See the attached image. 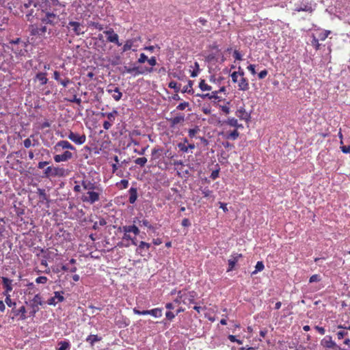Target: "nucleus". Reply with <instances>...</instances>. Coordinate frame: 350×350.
<instances>
[{
	"instance_id": "1",
	"label": "nucleus",
	"mask_w": 350,
	"mask_h": 350,
	"mask_svg": "<svg viewBox=\"0 0 350 350\" xmlns=\"http://www.w3.org/2000/svg\"><path fill=\"white\" fill-rule=\"evenodd\" d=\"M36 18L40 24L35 23L29 27L30 35L33 36L42 37L46 32L51 33L53 28L66 26V22L60 17V11L50 5L48 6L46 3L36 14ZM75 19V21L72 19L69 21L66 28L70 32H72L77 36L83 34L85 33L83 25L85 18H80V15L77 14Z\"/></svg>"
},
{
	"instance_id": "2",
	"label": "nucleus",
	"mask_w": 350,
	"mask_h": 350,
	"mask_svg": "<svg viewBox=\"0 0 350 350\" xmlns=\"http://www.w3.org/2000/svg\"><path fill=\"white\" fill-rule=\"evenodd\" d=\"M92 0H78L74 3L76 5V12L77 15H80V18H87L90 16Z\"/></svg>"
},
{
	"instance_id": "3",
	"label": "nucleus",
	"mask_w": 350,
	"mask_h": 350,
	"mask_svg": "<svg viewBox=\"0 0 350 350\" xmlns=\"http://www.w3.org/2000/svg\"><path fill=\"white\" fill-rule=\"evenodd\" d=\"M66 175V171L64 167L50 165L44 169L42 177L46 178H51L55 177H64Z\"/></svg>"
},
{
	"instance_id": "4",
	"label": "nucleus",
	"mask_w": 350,
	"mask_h": 350,
	"mask_svg": "<svg viewBox=\"0 0 350 350\" xmlns=\"http://www.w3.org/2000/svg\"><path fill=\"white\" fill-rule=\"evenodd\" d=\"M44 301L42 300L41 295L38 293L36 294L34 297L29 301V306L31 311L29 312L31 317H34L35 314L39 311V306H43Z\"/></svg>"
},
{
	"instance_id": "5",
	"label": "nucleus",
	"mask_w": 350,
	"mask_h": 350,
	"mask_svg": "<svg viewBox=\"0 0 350 350\" xmlns=\"http://www.w3.org/2000/svg\"><path fill=\"white\" fill-rule=\"evenodd\" d=\"M133 311L135 314L138 315L150 314L155 318H159L162 316V309L159 308H154L150 310H139L136 308H134Z\"/></svg>"
},
{
	"instance_id": "6",
	"label": "nucleus",
	"mask_w": 350,
	"mask_h": 350,
	"mask_svg": "<svg viewBox=\"0 0 350 350\" xmlns=\"http://www.w3.org/2000/svg\"><path fill=\"white\" fill-rule=\"evenodd\" d=\"M88 196L82 197V200L85 202H89L92 204L98 201L100 198V193L97 190H92L87 192Z\"/></svg>"
},
{
	"instance_id": "7",
	"label": "nucleus",
	"mask_w": 350,
	"mask_h": 350,
	"mask_svg": "<svg viewBox=\"0 0 350 350\" xmlns=\"http://www.w3.org/2000/svg\"><path fill=\"white\" fill-rule=\"evenodd\" d=\"M196 297V293L194 291H190L187 293L184 294H181V291L178 292V297L182 299V301L185 304H194Z\"/></svg>"
},
{
	"instance_id": "8",
	"label": "nucleus",
	"mask_w": 350,
	"mask_h": 350,
	"mask_svg": "<svg viewBox=\"0 0 350 350\" xmlns=\"http://www.w3.org/2000/svg\"><path fill=\"white\" fill-rule=\"evenodd\" d=\"M120 71L122 73H124V72H127V73H133L135 72V74L134 75H142L144 74L145 72H152L153 71V68H146L145 70H140L139 69V67H137V66H135L133 68H129V67H127L126 66H124L122 69H120Z\"/></svg>"
},
{
	"instance_id": "9",
	"label": "nucleus",
	"mask_w": 350,
	"mask_h": 350,
	"mask_svg": "<svg viewBox=\"0 0 350 350\" xmlns=\"http://www.w3.org/2000/svg\"><path fill=\"white\" fill-rule=\"evenodd\" d=\"M81 185L85 190L88 191L92 190H97L102 191V189L97 185V184L88 178H84L81 181Z\"/></svg>"
},
{
	"instance_id": "10",
	"label": "nucleus",
	"mask_w": 350,
	"mask_h": 350,
	"mask_svg": "<svg viewBox=\"0 0 350 350\" xmlns=\"http://www.w3.org/2000/svg\"><path fill=\"white\" fill-rule=\"evenodd\" d=\"M68 138L78 145L84 144L86 139L85 135H79L78 133L72 131L69 133Z\"/></svg>"
},
{
	"instance_id": "11",
	"label": "nucleus",
	"mask_w": 350,
	"mask_h": 350,
	"mask_svg": "<svg viewBox=\"0 0 350 350\" xmlns=\"http://www.w3.org/2000/svg\"><path fill=\"white\" fill-rule=\"evenodd\" d=\"M104 33L107 36V40L108 42L115 43L118 46L122 45V43L119 42L118 35L114 32L113 29L105 31Z\"/></svg>"
},
{
	"instance_id": "12",
	"label": "nucleus",
	"mask_w": 350,
	"mask_h": 350,
	"mask_svg": "<svg viewBox=\"0 0 350 350\" xmlns=\"http://www.w3.org/2000/svg\"><path fill=\"white\" fill-rule=\"evenodd\" d=\"M64 291H55L54 292V297H51L47 300V304L50 306H55L58 302H62L64 301V297L62 295Z\"/></svg>"
},
{
	"instance_id": "13",
	"label": "nucleus",
	"mask_w": 350,
	"mask_h": 350,
	"mask_svg": "<svg viewBox=\"0 0 350 350\" xmlns=\"http://www.w3.org/2000/svg\"><path fill=\"white\" fill-rule=\"evenodd\" d=\"M54 149L56 152H59L62 149V150H75V148L68 141L66 140H62L58 142L55 146H54Z\"/></svg>"
},
{
	"instance_id": "14",
	"label": "nucleus",
	"mask_w": 350,
	"mask_h": 350,
	"mask_svg": "<svg viewBox=\"0 0 350 350\" xmlns=\"http://www.w3.org/2000/svg\"><path fill=\"white\" fill-rule=\"evenodd\" d=\"M73 157V154L68 150L64 151L62 154H55L53 157L54 161L56 163L65 162L71 159Z\"/></svg>"
},
{
	"instance_id": "15",
	"label": "nucleus",
	"mask_w": 350,
	"mask_h": 350,
	"mask_svg": "<svg viewBox=\"0 0 350 350\" xmlns=\"http://www.w3.org/2000/svg\"><path fill=\"white\" fill-rule=\"evenodd\" d=\"M46 75H47L46 72H38V73H36V76L34 77L33 81L35 83H36V82L39 83V84H38L39 88L42 87L43 85H46L48 83L49 79L46 77Z\"/></svg>"
},
{
	"instance_id": "16",
	"label": "nucleus",
	"mask_w": 350,
	"mask_h": 350,
	"mask_svg": "<svg viewBox=\"0 0 350 350\" xmlns=\"http://www.w3.org/2000/svg\"><path fill=\"white\" fill-rule=\"evenodd\" d=\"M243 257L241 254H232L230 256V259L228 260V268L227 269V272L231 271L234 269L235 265L239 261V260Z\"/></svg>"
},
{
	"instance_id": "17",
	"label": "nucleus",
	"mask_w": 350,
	"mask_h": 350,
	"mask_svg": "<svg viewBox=\"0 0 350 350\" xmlns=\"http://www.w3.org/2000/svg\"><path fill=\"white\" fill-rule=\"evenodd\" d=\"M11 313L13 314V316L11 317L12 319H14L16 317L19 316V319L25 320L27 319L26 317V309L25 306H21L18 309L12 308L11 310Z\"/></svg>"
},
{
	"instance_id": "18",
	"label": "nucleus",
	"mask_w": 350,
	"mask_h": 350,
	"mask_svg": "<svg viewBox=\"0 0 350 350\" xmlns=\"http://www.w3.org/2000/svg\"><path fill=\"white\" fill-rule=\"evenodd\" d=\"M321 345L325 348H334L337 347L336 342L332 340V336H326L321 341Z\"/></svg>"
},
{
	"instance_id": "19",
	"label": "nucleus",
	"mask_w": 350,
	"mask_h": 350,
	"mask_svg": "<svg viewBox=\"0 0 350 350\" xmlns=\"http://www.w3.org/2000/svg\"><path fill=\"white\" fill-rule=\"evenodd\" d=\"M12 280H10L8 278H5V277L2 278V284L3 286V288H5V291L3 293V294L4 295H10L9 292L12 291Z\"/></svg>"
},
{
	"instance_id": "20",
	"label": "nucleus",
	"mask_w": 350,
	"mask_h": 350,
	"mask_svg": "<svg viewBox=\"0 0 350 350\" xmlns=\"http://www.w3.org/2000/svg\"><path fill=\"white\" fill-rule=\"evenodd\" d=\"M167 120L170 122L171 127H174L179 123L184 122L185 115L183 113H179L174 118H167Z\"/></svg>"
},
{
	"instance_id": "21",
	"label": "nucleus",
	"mask_w": 350,
	"mask_h": 350,
	"mask_svg": "<svg viewBox=\"0 0 350 350\" xmlns=\"http://www.w3.org/2000/svg\"><path fill=\"white\" fill-rule=\"evenodd\" d=\"M198 97H200L202 98H208V99H215L217 100L218 102L221 100V98L218 96V92H212L211 94H197L196 95Z\"/></svg>"
},
{
	"instance_id": "22",
	"label": "nucleus",
	"mask_w": 350,
	"mask_h": 350,
	"mask_svg": "<svg viewBox=\"0 0 350 350\" xmlns=\"http://www.w3.org/2000/svg\"><path fill=\"white\" fill-rule=\"evenodd\" d=\"M236 116L241 120L249 121L250 119V113H247L244 107H240L236 111Z\"/></svg>"
},
{
	"instance_id": "23",
	"label": "nucleus",
	"mask_w": 350,
	"mask_h": 350,
	"mask_svg": "<svg viewBox=\"0 0 350 350\" xmlns=\"http://www.w3.org/2000/svg\"><path fill=\"white\" fill-rule=\"evenodd\" d=\"M237 83L239 90L247 91L249 90V82L246 78L241 77L240 80H239Z\"/></svg>"
},
{
	"instance_id": "24",
	"label": "nucleus",
	"mask_w": 350,
	"mask_h": 350,
	"mask_svg": "<svg viewBox=\"0 0 350 350\" xmlns=\"http://www.w3.org/2000/svg\"><path fill=\"white\" fill-rule=\"evenodd\" d=\"M129 202L130 204H134L137 198V189L135 187H131L129 190Z\"/></svg>"
},
{
	"instance_id": "25",
	"label": "nucleus",
	"mask_w": 350,
	"mask_h": 350,
	"mask_svg": "<svg viewBox=\"0 0 350 350\" xmlns=\"http://www.w3.org/2000/svg\"><path fill=\"white\" fill-rule=\"evenodd\" d=\"M122 230L124 232H133L135 235H138L139 234V230L135 225L124 226L122 227Z\"/></svg>"
},
{
	"instance_id": "26",
	"label": "nucleus",
	"mask_w": 350,
	"mask_h": 350,
	"mask_svg": "<svg viewBox=\"0 0 350 350\" xmlns=\"http://www.w3.org/2000/svg\"><path fill=\"white\" fill-rule=\"evenodd\" d=\"M150 243H148L144 241H140V243L138 245L137 248L136 250V252L139 253V254H142V250H148L150 249ZM141 255L143 256L142 254H141Z\"/></svg>"
},
{
	"instance_id": "27",
	"label": "nucleus",
	"mask_w": 350,
	"mask_h": 350,
	"mask_svg": "<svg viewBox=\"0 0 350 350\" xmlns=\"http://www.w3.org/2000/svg\"><path fill=\"white\" fill-rule=\"evenodd\" d=\"M107 92L109 93L114 92L113 94V98L115 100L118 101L121 99L122 96V93L120 91V89L118 88H115L114 90H107Z\"/></svg>"
},
{
	"instance_id": "28",
	"label": "nucleus",
	"mask_w": 350,
	"mask_h": 350,
	"mask_svg": "<svg viewBox=\"0 0 350 350\" xmlns=\"http://www.w3.org/2000/svg\"><path fill=\"white\" fill-rule=\"evenodd\" d=\"M57 350H70V343L68 340H61L58 342Z\"/></svg>"
},
{
	"instance_id": "29",
	"label": "nucleus",
	"mask_w": 350,
	"mask_h": 350,
	"mask_svg": "<svg viewBox=\"0 0 350 350\" xmlns=\"http://www.w3.org/2000/svg\"><path fill=\"white\" fill-rule=\"evenodd\" d=\"M101 337L98 335H90L86 338V342H89L91 346H93L96 342L100 341Z\"/></svg>"
},
{
	"instance_id": "30",
	"label": "nucleus",
	"mask_w": 350,
	"mask_h": 350,
	"mask_svg": "<svg viewBox=\"0 0 350 350\" xmlns=\"http://www.w3.org/2000/svg\"><path fill=\"white\" fill-rule=\"evenodd\" d=\"M86 25L90 27H94L99 31H101L103 29V25L100 24L99 23L92 21H88Z\"/></svg>"
},
{
	"instance_id": "31",
	"label": "nucleus",
	"mask_w": 350,
	"mask_h": 350,
	"mask_svg": "<svg viewBox=\"0 0 350 350\" xmlns=\"http://www.w3.org/2000/svg\"><path fill=\"white\" fill-rule=\"evenodd\" d=\"M297 12H308L311 13L313 11V9L311 5H304L300 7H297L295 10Z\"/></svg>"
},
{
	"instance_id": "32",
	"label": "nucleus",
	"mask_w": 350,
	"mask_h": 350,
	"mask_svg": "<svg viewBox=\"0 0 350 350\" xmlns=\"http://www.w3.org/2000/svg\"><path fill=\"white\" fill-rule=\"evenodd\" d=\"M118 114V111L116 110H113L111 112L109 113H102L101 116L103 117L107 116L109 120L111 122H113L115 120V116Z\"/></svg>"
},
{
	"instance_id": "33",
	"label": "nucleus",
	"mask_w": 350,
	"mask_h": 350,
	"mask_svg": "<svg viewBox=\"0 0 350 350\" xmlns=\"http://www.w3.org/2000/svg\"><path fill=\"white\" fill-rule=\"evenodd\" d=\"M199 88H200V90L202 91H210L212 89L211 86L207 85L205 83V80H204V79L200 80V81L199 83Z\"/></svg>"
},
{
	"instance_id": "34",
	"label": "nucleus",
	"mask_w": 350,
	"mask_h": 350,
	"mask_svg": "<svg viewBox=\"0 0 350 350\" xmlns=\"http://www.w3.org/2000/svg\"><path fill=\"white\" fill-rule=\"evenodd\" d=\"M265 268L264 264L262 261H258L256 266H255V270L252 272V275H255L258 272H260L262 271Z\"/></svg>"
},
{
	"instance_id": "35",
	"label": "nucleus",
	"mask_w": 350,
	"mask_h": 350,
	"mask_svg": "<svg viewBox=\"0 0 350 350\" xmlns=\"http://www.w3.org/2000/svg\"><path fill=\"white\" fill-rule=\"evenodd\" d=\"M183 93L193 94V90L192 88V81H189L188 85H185L182 90Z\"/></svg>"
},
{
	"instance_id": "36",
	"label": "nucleus",
	"mask_w": 350,
	"mask_h": 350,
	"mask_svg": "<svg viewBox=\"0 0 350 350\" xmlns=\"http://www.w3.org/2000/svg\"><path fill=\"white\" fill-rule=\"evenodd\" d=\"M239 136V133L237 129H235L226 135V139L235 140L238 138Z\"/></svg>"
},
{
	"instance_id": "37",
	"label": "nucleus",
	"mask_w": 350,
	"mask_h": 350,
	"mask_svg": "<svg viewBox=\"0 0 350 350\" xmlns=\"http://www.w3.org/2000/svg\"><path fill=\"white\" fill-rule=\"evenodd\" d=\"M200 190L202 191L204 198L211 197L213 194V191L210 190L208 187H200Z\"/></svg>"
},
{
	"instance_id": "38",
	"label": "nucleus",
	"mask_w": 350,
	"mask_h": 350,
	"mask_svg": "<svg viewBox=\"0 0 350 350\" xmlns=\"http://www.w3.org/2000/svg\"><path fill=\"white\" fill-rule=\"evenodd\" d=\"M162 148H153L152 150V159H158L160 157V152H162Z\"/></svg>"
},
{
	"instance_id": "39",
	"label": "nucleus",
	"mask_w": 350,
	"mask_h": 350,
	"mask_svg": "<svg viewBox=\"0 0 350 350\" xmlns=\"http://www.w3.org/2000/svg\"><path fill=\"white\" fill-rule=\"evenodd\" d=\"M5 302L7 304L8 307H12L13 308H15L16 306V303L15 301H13L10 298V295H5Z\"/></svg>"
},
{
	"instance_id": "40",
	"label": "nucleus",
	"mask_w": 350,
	"mask_h": 350,
	"mask_svg": "<svg viewBox=\"0 0 350 350\" xmlns=\"http://www.w3.org/2000/svg\"><path fill=\"white\" fill-rule=\"evenodd\" d=\"M168 86L170 88L174 89L176 92H178L180 89V84L174 81H170Z\"/></svg>"
},
{
	"instance_id": "41",
	"label": "nucleus",
	"mask_w": 350,
	"mask_h": 350,
	"mask_svg": "<svg viewBox=\"0 0 350 350\" xmlns=\"http://www.w3.org/2000/svg\"><path fill=\"white\" fill-rule=\"evenodd\" d=\"M133 44V42L131 40H128L126 41L125 44L122 47V52H126L130 50Z\"/></svg>"
},
{
	"instance_id": "42",
	"label": "nucleus",
	"mask_w": 350,
	"mask_h": 350,
	"mask_svg": "<svg viewBox=\"0 0 350 350\" xmlns=\"http://www.w3.org/2000/svg\"><path fill=\"white\" fill-rule=\"evenodd\" d=\"M146 162H147V159L146 157H139L135 160V163L137 165H140L141 167L144 166L145 164L146 163Z\"/></svg>"
},
{
	"instance_id": "43",
	"label": "nucleus",
	"mask_w": 350,
	"mask_h": 350,
	"mask_svg": "<svg viewBox=\"0 0 350 350\" xmlns=\"http://www.w3.org/2000/svg\"><path fill=\"white\" fill-rule=\"evenodd\" d=\"M226 123L228 125H230V126H238V121L236 118H230L227 120V121L226 122Z\"/></svg>"
},
{
	"instance_id": "44",
	"label": "nucleus",
	"mask_w": 350,
	"mask_h": 350,
	"mask_svg": "<svg viewBox=\"0 0 350 350\" xmlns=\"http://www.w3.org/2000/svg\"><path fill=\"white\" fill-rule=\"evenodd\" d=\"M38 193L40 198H42L43 200H46L47 202H49V200L48 199L47 195L46 194L44 189H38Z\"/></svg>"
},
{
	"instance_id": "45",
	"label": "nucleus",
	"mask_w": 350,
	"mask_h": 350,
	"mask_svg": "<svg viewBox=\"0 0 350 350\" xmlns=\"http://www.w3.org/2000/svg\"><path fill=\"white\" fill-rule=\"evenodd\" d=\"M65 100L70 103H77L78 105H81V99L80 98H77L76 95H74L72 98H65Z\"/></svg>"
},
{
	"instance_id": "46",
	"label": "nucleus",
	"mask_w": 350,
	"mask_h": 350,
	"mask_svg": "<svg viewBox=\"0 0 350 350\" xmlns=\"http://www.w3.org/2000/svg\"><path fill=\"white\" fill-rule=\"evenodd\" d=\"M200 131L199 128L198 127H196V128H193V129H189V131H188V133H189V136L191 137V138H193L196 136V133H198V132Z\"/></svg>"
},
{
	"instance_id": "47",
	"label": "nucleus",
	"mask_w": 350,
	"mask_h": 350,
	"mask_svg": "<svg viewBox=\"0 0 350 350\" xmlns=\"http://www.w3.org/2000/svg\"><path fill=\"white\" fill-rule=\"evenodd\" d=\"M330 33V31L326 30L319 33V38L321 40H325L329 34Z\"/></svg>"
},
{
	"instance_id": "48",
	"label": "nucleus",
	"mask_w": 350,
	"mask_h": 350,
	"mask_svg": "<svg viewBox=\"0 0 350 350\" xmlns=\"http://www.w3.org/2000/svg\"><path fill=\"white\" fill-rule=\"evenodd\" d=\"M48 281V278L46 276H39L36 279L37 284H45Z\"/></svg>"
},
{
	"instance_id": "49",
	"label": "nucleus",
	"mask_w": 350,
	"mask_h": 350,
	"mask_svg": "<svg viewBox=\"0 0 350 350\" xmlns=\"http://www.w3.org/2000/svg\"><path fill=\"white\" fill-rule=\"evenodd\" d=\"M321 280V277L318 274H314V275H312L310 279H309V282L310 283H312V282H319Z\"/></svg>"
},
{
	"instance_id": "50",
	"label": "nucleus",
	"mask_w": 350,
	"mask_h": 350,
	"mask_svg": "<svg viewBox=\"0 0 350 350\" xmlns=\"http://www.w3.org/2000/svg\"><path fill=\"white\" fill-rule=\"evenodd\" d=\"M189 103L187 102H183V103H180L177 107H176V109L178 110H180V111H183V110H185L186 109V107H187L189 106Z\"/></svg>"
},
{
	"instance_id": "51",
	"label": "nucleus",
	"mask_w": 350,
	"mask_h": 350,
	"mask_svg": "<svg viewBox=\"0 0 350 350\" xmlns=\"http://www.w3.org/2000/svg\"><path fill=\"white\" fill-rule=\"evenodd\" d=\"M178 148H179V150L180 151H182L183 152H188L187 146H186L185 144H183V143L178 144Z\"/></svg>"
},
{
	"instance_id": "52",
	"label": "nucleus",
	"mask_w": 350,
	"mask_h": 350,
	"mask_svg": "<svg viewBox=\"0 0 350 350\" xmlns=\"http://www.w3.org/2000/svg\"><path fill=\"white\" fill-rule=\"evenodd\" d=\"M219 168L213 170L210 176V178L213 180H215L217 178L219 177Z\"/></svg>"
},
{
	"instance_id": "53",
	"label": "nucleus",
	"mask_w": 350,
	"mask_h": 350,
	"mask_svg": "<svg viewBox=\"0 0 350 350\" xmlns=\"http://www.w3.org/2000/svg\"><path fill=\"white\" fill-rule=\"evenodd\" d=\"M148 57L144 53H141L140 57L138 59V62L140 64L144 63L145 62H148Z\"/></svg>"
},
{
	"instance_id": "54",
	"label": "nucleus",
	"mask_w": 350,
	"mask_h": 350,
	"mask_svg": "<svg viewBox=\"0 0 350 350\" xmlns=\"http://www.w3.org/2000/svg\"><path fill=\"white\" fill-rule=\"evenodd\" d=\"M70 83L71 81L68 77H65L64 79H62L59 82V83L62 85L64 87H66Z\"/></svg>"
},
{
	"instance_id": "55",
	"label": "nucleus",
	"mask_w": 350,
	"mask_h": 350,
	"mask_svg": "<svg viewBox=\"0 0 350 350\" xmlns=\"http://www.w3.org/2000/svg\"><path fill=\"white\" fill-rule=\"evenodd\" d=\"M267 74H268L267 70L265 69V70H263L260 71V72L258 73V78H259L260 79H265V78L266 77V76L267 75Z\"/></svg>"
},
{
	"instance_id": "56",
	"label": "nucleus",
	"mask_w": 350,
	"mask_h": 350,
	"mask_svg": "<svg viewBox=\"0 0 350 350\" xmlns=\"http://www.w3.org/2000/svg\"><path fill=\"white\" fill-rule=\"evenodd\" d=\"M347 332L345 331H339L337 332V337L339 340L342 339L345 336L347 335Z\"/></svg>"
},
{
	"instance_id": "57",
	"label": "nucleus",
	"mask_w": 350,
	"mask_h": 350,
	"mask_svg": "<svg viewBox=\"0 0 350 350\" xmlns=\"http://www.w3.org/2000/svg\"><path fill=\"white\" fill-rule=\"evenodd\" d=\"M165 316L168 320L172 321L176 317V314H174L172 312L167 311L165 313Z\"/></svg>"
},
{
	"instance_id": "58",
	"label": "nucleus",
	"mask_w": 350,
	"mask_h": 350,
	"mask_svg": "<svg viewBox=\"0 0 350 350\" xmlns=\"http://www.w3.org/2000/svg\"><path fill=\"white\" fill-rule=\"evenodd\" d=\"M49 161H40L38 163V169H44V167L49 164Z\"/></svg>"
},
{
	"instance_id": "59",
	"label": "nucleus",
	"mask_w": 350,
	"mask_h": 350,
	"mask_svg": "<svg viewBox=\"0 0 350 350\" xmlns=\"http://www.w3.org/2000/svg\"><path fill=\"white\" fill-rule=\"evenodd\" d=\"M231 78L233 83H237L238 82V72L236 71L233 72L231 74Z\"/></svg>"
},
{
	"instance_id": "60",
	"label": "nucleus",
	"mask_w": 350,
	"mask_h": 350,
	"mask_svg": "<svg viewBox=\"0 0 350 350\" xmlns=\"http://www.w3.org/2000/svg\"><path fill=\"white\" fill-rule=\"evenodd\" d=\"M182 226L184 227H189L191 226V222L187 218H185L182 220Z\"/></svg>"
},
{
	"instance_id": "61",
	"label": "nucleus",
	"mask_w": 350,
	"mask_h": 350,
	"mask_svg": "<svg viewBox=\"0 0 350 350\" xmlns=\"http://www.w3.org/2000/svg\"><path fill=\"white\" fill-rule=\"evenodd\" d=\"M148 62L152 66H155L157 64L156 57H152L150 59H148Z\"/></svg>"
},
{
	"instance_id": "62",
	"label": "nucleus",
	"mask_w": 350,
	"mask_h": 350,
	"mask_svg": "<svg viewBox=\"0 0 350 350\" xmlns=\"http://www.w3.org/2000/svg\"><path fill=\"white\" fill-rule=\"evenodd\" d=\"M53 78H54L55 80H56L59 83L62 79L60 78V73L58 71H56V70L53 72Z\"/></svg>"
},
{
	"instance_id": "63",
	"label": "nucleus",
	"mask_w": 350,
	"mask_h": 350,
	"mask_svg": "<svg viewBox=\"0 0 350 350\" xmlns=\"http://www.w3.org/2000/svg\"><path fill=\"white\" fill-rule=\"evenodd\" d=\"M233 56L236 60H241L242 57L241 53L237 50L234 51Z\"/></svg>"
},
{
	"instance_id": "64",
	"label": "nucleus",
	"mask_w": 350,
	"mask_h": 350,
	"mask_svg": "<svg viewBox=\"0 0 350 350\" xmlns=\"http://www.w3.org/2000/svg\"><path fill=\"white\" fill-rule=\"evenodd\" d=\"M341 150L343 153L348 154L350 152V146H344L341 147Z\"/></svg>"
}]
</instances>
